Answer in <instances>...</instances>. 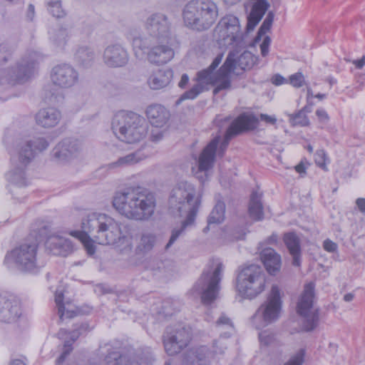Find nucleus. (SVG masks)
Wrapping results in <instances>:
<instances>
[{"instance_id":"obj_11","label":"nucleus","mask_w":365,"mask_h":365,"mask_svg":"<svg viewBox=\"0 0 365 365\" xmlns=\"http://www.w3.org/2000/svg\"><path fill=\"white\" fill-rule=\"evenodd\" d=\"M48 146V143L43 138L33 139L19 138L15 140L11 151L12 165L26 167L34 158L36 152H41Z\"/></svg>"},{"instance_id":"obj_27","label":"nucleus","mask_w":365,"mask_h":365,"mask_svg":"<svg viewBox=\"0 0 365 365\" xmlns=\"http://www.w3.org/2000/svg\"><path fill=\"white\" fill-rule=\"evenodd\" d=\"M146 116L152 125L163 127L170 118V112L160 104L150 105L145 110Z\"/></svg>"},{"instance_id":"obj_39","label":"nucleus","mask_w":365,"mask_h":365,"mask_svg":"<svg viewBox=\"0 0 365 365\" xmlns=\"http://www.w3.org/2000/svg\"><path fill=\"white\" fill-rule=\"evenodd\" d=\"M225 203L223 202L218 201L208 217V225L204 229V232H207L210 225L212 224L217 225L222 222L225 219Z\"/></svg>"},{"instance_id":"obj_37","label":"nucleus","mask_w":365,"mask_h":365,"mask_svg":"<svg viewBox=\"0 0 365 365\" xmlns=\"http://www.w3.org/2000/svg\"><path fill=\"white\" fill-rule=\"evenodd\" d=\"M96 54L93 48L87 46H79L75 53L76 62L82 67L88 68L94 62Z\"/></svg>"},{"instance_id":"obj_41","label":"nucleus","mask_w":365,"mask_h":365,"mask_svg":"<svg viewBox=\"0 0 365 365\" xmlns=\"http://www.w3.org/2000/svg\"><path fill=\"white\" fill-rule=\"evenodd\" d=\"M230 53H232L235 56V68L234 70L236 68V66H237L240 67L242 70H246L250 69L252 67V66L255 63V58L250 51H244L237 58V61H236V53L235 51H230Z\"/></svg>"},{"instance_id":"obj_46","label":"nucleus","mask_w":365,"mask_h":365,"mask_svg":"<svg viewBox=\"0 0 365 365\" xmlns=\"http://www.w3.org/2000/svg\"><path fill=\"white\" fill-rule=\"evenodd\" d=\"M289 120L292 125L307 126L309 125L307 115L301 110L294 114H289Z\"/></svg>"},{"instance_id":"obj_38","label":"nucleus","mask_w":365,"mask_h":365,"mask_svg":"<svg viewBox=\"0 0 365 365\" xmlns=\"http://www.w3.org/2000/svg\"><path fill=\"white\" fill-rule=\"evenodd\" d=\"M215 328L217 331L220 333V336L223 338H229L235 331L232 319L224 313L221 314L217 319Z\"/></svg>"},{"instance_id":"obj_55","label":"nucleus","mask_w":365,"mask_h":365,"mask_svg":"<svg viewBox=\"0 0 365 365\" xmlns=\"http://www.w3.org/2000/svg\"><path fill=\"white\" fill-rule=\"evenodd\" d=\"M270 43V38L268 36H266L262 44L260 45L261 53L262 56H266L268 53V48Z\"/></svg>"},{"instance_id":"obj_9","label":"nucleus","mask_w":365,"mask_h":365,"mask_svg":"<svg viewBox=\"0 0 365 365\" xmlns=\"http://www.w3.org/2000/svg\"><path fill=\"white\" fill-rule=\"evenodd\" d=\"M265 282V275L262 267L257 264H250L238 273L236 289L242 297L252 299L264 291Z\"/></svg>"},{"instance_id":"obj_26","label":"nucleus","mask_w":365,"mask_h":365,"mask_svg":"<svg viewBox=\"0 0 365 365\" xmlns=\"http://www.w3.org/2000/svg\"><path fill=\"white\" fill-rule=\"evenodd\" d=\"M62 118L59 110L53 107L41 109L36 115V123L45 128H51L56 126Z\"/></svg>"},{"instance_id":"obj_48","label":"nucleus","mask_w":365,"mask_h":365,"mask_svg":"<svg viewBox=\"0 0 365 365\" xmlns=\"http://www.w3.org/2000/svg\"><path fill=\"white\" fill-rule=\"evenodd\" d=\"M305 354L304 349L299 350L294 355H293L289 360L284 364V365H302L304 362V357Z\"/></svg>"},{"instance_id":"obj_6","label":"nucleus","mask_w":365,"mask_h":365,"mask_svg":"<svg viewBox=\"0 0 365 365\" xmlns=\"http://www.w3.org/2000/svg\"><path fill=\"white\" fill-rule=\"evenodd\" d=\"M144 29L148 37L145 34L133 38L135 56L138 58H140L142 54L138 49L145 53V51L149 48L154 41H166L170 36V23L167 16L160 13L149 16L144 23Z\"/></svg>"},{"instance_id":"obj_60","label":"nucleus","mask_w":365,"mask_h":365,"mask_svg":"<svg viewBox=\"0 0 365 365\" xmlns=\"http://www.w3.org/2000/svg\"><path fill=\"white\" fill-rule=\"evenodd\" d=\"M35 15V9L33 4H29L28 6L26 17L29 21H33Z\"/></svg>"},{"instance_id":"obj_12","label":"nucleus","mask_w":365,"mask_h":365,"mask_svg":"<svg viewBox=\"0 0 365 365\" xmlns=\"http://www.w3.org/2000/svg\"><path fill=\"white\" fill-rule=\"evenodd\" d=\"M214 37L222 46L240 48L245 45L239 20L232 15L225 16L220 19L214 30Z\"/></svg>"},{"instance_id":"obj_61","label":"nucleus","mask_w":365,"mask_h":365,"mask_svg":"<svg viewBox=\"0 0 365 365\" xmlns=\"http://www.w3.org/2000/svg\"><path fill=\"white\" fill-rule=\"evenodd\" d=\"M352 63L354 64L357 68H362L365 65V56H363L359 60H354Z\"/></svg>"},{"instance_id":"obj_22","label":"nucleus","mask_w":365,"mask_h":365,"mask_svg":"<svg viewBox=\"0 0 365 365\" xmlns=\"http://www.w3.org/2000/svg\"><path fill=\"white\" fill-rule=\"evenodd\" d=\"M81 150V145L78 140L66 138L55 147L53 155L58 162L63 163L76 158Z\"/></svg>"},{"instance_id":"obj_15","label":"nucleus","mask_w":365,"mask_h":365,"mask_svg":"<svg viewBox=\"0 0 365 365\" xmlns=\"http://www.w3.org/2000/svg\"><path fill=\"white\" fill-rule=\"evenodd\" d=\"M314 291L313 283L305 284L297 306V313L304 317L303 328L307 331L315 329L319 322L318 310L313 307Z\"/></svg>"},{"instance_id":"obj_44","label":"nucleus","mask_w":365,"mask_h":365,"mask_svg":"<svg viewBox=\"0 0 365 365\" xmlns=\"http://www.w3.org/2000/svg\"><path fill=\"white\" fill-rule=\"evenodd\" d=\"M46 6L48 11L57 19L66 16V12L62 8L61 0H46Z\"/></svg>"},{"instance_id":"obj_16","label":"nucleus","mask_w":365,"mask_h":365,"mask_svg":"<svg viewBox=\"0 0 365 365\" xmlns=\"http://www.w3.org/2000/svg\"><path fill=\"white\" fill-rule=\"evenodd\" d=\"M191 339V333L185 327L176 328L163 335L165 351L170 356L175 355L184 349Z\"/></svg>"},{"instance_id":"obj_30","label":"nucleus","mask_w":365,"mask_h":365,"mask_svg":"<svg viewBox=\"0 0 365 365\" xmlns=\"http://www.w3.org/2000/svg\"><path fill=\"white\" fill-rule=\"evenodd\" d=\"M268 6L269 5L265 0H257L247 17V31H252L258 24L267 10Z\"/></svg>"},{"instance_id":"obj_62","label":"nucleus","mask_w":365,"mask_h":365,"mask_svg":"<svg viewBox=\"0 0 365 365\" xmlns=\"http://www.w3.org/2000/svg\"><path fill=\"white\" fill-rule=\"evenodd\" d=\"M189 81V77L187 74L184 73L181 76V79L178 83L179 87L184 88Z\"/></svg>"},{"instance_id":"obj_33","label":"nucleus","mask_w":365,"mask_h":365,"mask_svg":"<svg viewBox=\"0 0 365 365\" xmlns=\"http://www.w3.org/2000/svg\"><path fill=\"white\" fill-rule=\"evenodd\" d=\"M173 267L171 261H162L158 259H150L145 264V269L154 276H167L173 271Z\"/></svg>"},{"instance_id":"obj_52","label":"nucleus","mask_w":365,"mask_h":365,"mask_svg":"<svg viewBox=\"0 0 365 365\" xmlns=\"http://www.w3.org/2000/svg\"><path fill=\"white\" fill-rule=\"evenodd\" d=\"M323 247L326 251H327L329 252H334L336 251L338 246H337L336 243L327 239L324 241Z\"/></svg>"},{"instance_id":"obj_35","label":"nucleus","mask_w":365,"mask_h":365,"mask_svg":"<svg viewBox=\"0 0 365 365\" xmlns=\"http://www.w3.org/2000/svg\"><path fill=\"white\" fill-rule=\"evenodd\" d=\"M250 217L254 220H262L264 217L262 194L253 191L250 195L248 207Z\"/></svg>"},{"instance_id":"obj_50","label":"nucleus","mask_w":365,"mask_h":365,"mask_svg":"<svg viewBox=\"0 0 365 365\" xmlns=\"http://www.w3.org/2000/svg\"><path fill=\"white\" fill-rule=\"evenodd\" d=\"M225 338L220 336L218 339L214 341L213 351L215 354H222L225 353V351L227 349V344L225 341Z\"/></svg>"},{"instance_id":"obj_53","label":"nucleus","mask_w":365,"mask_h":365,"mask_svg":"<svg viewBox=\"0 0 365 365\" xmlns=\"http://www.w3.org/2000/svg\"><path fill=\"white\" fill-rule=\"evenodd\" d=\"M316 115L319 118V120L322 123H326L329 120V115L325 110L320 108L316 111Z\"/></svg>"},{"instance_id":"obj_43","label":"nucleus","mask_w":365,"mask_h":365,"mask_svg":"<svg viewBox=\"0 0 365 365\" xmlns=\"http://www.w3.org/2000/svg\"><path fill=\"white\" fill-rule=\"evenodd\" d=\"M155 242V237L153 234H143L140 237L137 250L142 253H146L153 249Z\"/></svg>"},{"instance_id":"obj_2","label":"nucleus","mask_w":365,"mask_h":365,"mask_svg":"<svg viewBox=\"0 0 365 365\" xmlns=\"http://www.w3.org/2000/svg\"><path fill=\"white\" fill-rule=\"evenodd\" d=\"M200 205V199L196 196V190L192 183L181 181L173 187L169 198L170 209L173 215L185 220L180 228L172 231L165 249H168L187 227L194 224Z\"/></svg>"},{"instance_id":"obj_13","label":"nucleus","mask_w":365,"mask_h":365,"mask_svg":"<svg viewBox=\"0 0 365 365\" xmlns=\"http://www.w3.org/2000/svg\"><path fill=\"white\" fill-rule=\"evenodd\" d=\"M223 269V264L217 262L213 269L204 271L195 283L194 289L200 294L204 304H209L217 298Z\"/></svg>"},{"instance_id":"obj_18","label":"nucleus","mask_w":365,"mask_h":365,"mask_svg":"<svg viewBox=\"0 0 365 365\" xmlns=\"http://www.w3.org/2000/svg\"><path fill=\"white\" fill-rule=\"evenodd\" d=\"M51 81L55 86L60 88H71L78 82V73L69 64H59L52 68Z\"/></svg>"},{"instance_id":"obj_21","label":"nucleus","mask_w":365,"mask_h":365,"mask_svg":"<svg viewBox=\"0 0 365 365\" xmlns=\"http://www.w3.org/2000/svg\"><path fill=\"white\" fill-rule=\"evenodd\" d=\"M129 61L127 50L119 43L107 46L103 53V62L109 68L125 66Z\"/></svg>"},{"instance_id":"obj_42","label":"nucleus","mask_w":365,"mask_h":365,"mask_svg":"<svg viewBox=\"0 0 365 365\" xmlns=\"http://www.w3.org/2000/svg\"><path fill=\"white\" fill-rule=\"evenodd\" d=\"M108 365H141L143 362L131 361L130 358L125 355H120L117 351L110 353L106 357Z\"/></svg>"},{"instance_id":"obj_64","label":"nucleus","mask_w":365,"mask_h":365,"mask_svg":"<svg viewBox=\"0 0 365 365\" xmlns=\"http://www.w3.org/2000/svg\"><path fill=\"white\" fill-rule=\"evenodd\" d=\"M63 98V96L61 93H58L56 96H53L50 99L51 103L60 102Z\"/></svg>"},{"instance_id":"obj_29","label":"nucleus","mask_w":365,"mask_h":365,"mask_svg":"<svg viewBox=\"0 0 365 365\" xmlns=\"http://www.w3.org/2000/svg\"><path fill=\"white\" fill-rule=\"evenodd\" d=\"M208 349L206 346L192 348L184 356V365H209Z\"/></svg>"},{"instance_id":"obj_7","label":"nucleus","mask_w":365,"mask_h":365,"mask_svg":"<svg viewBox=\"0 0 365 365\" xmlns=\"http://www.w3.org/2000/svg\"><path fill=\"white\" fill-rule=\"evenodd\" d=\"M217 15V6L211 0H191L182 11L185 24L197 31L208 29L216 21Z\"/></svg>"},{"instance_id":"obj_23","label":"nucleus","mask_w":365,"mask_h":365,"mask_svg":"<svg viewBox=\"0 0 365 365\" xmlns=\"http://www.w3.org/2000/svg\"><path fill=\"white\" fill-rule=\"evenodd\" d=\"M45 247L53 255L61 257L71 255L74 250V245L69 239L56 234L47 237Z\"/></svg>"},{"instance_id":"obj_49","label":"nucleus","mask_w":365,"mask_h":365,"mask_svg":"<svg viewBox=\"0 0 365 365\" xmlns=\"http://www.w3.org/2000/svg\"><path fill=\"white\" fill-rule=\"evenodd\" d=\"M288 82L295 88H300L305 82L304 76L300 72L296 73L289 76Z\"/></svg>"},{"instance_id":"obj_40","label":"nucleus","mask_w":365,"mask_h":365,"mask_svg":"<svg viewBox=\"0 0 365 365\" xmlns=\"http://www.w3.org/2000/svg\"><path fill=\"white\" fill-rule=\"evenodd\" d=\"M63 298V293L57 290L55 293V302L58 307V314L61 320H63L64 318H72L76 315V312L70 309V304L68 303V307H66Z\"/></svg>"},{"instance_id":"obj_8","label":"nucleus","mask_w":365,"mask_h":365,"mask_svg":"<svg viewBox=\"0 0 365 365\" xmlns=\"http://www.w3.org/2000/svg\"><path fill=\"white\" fill-rule=\"evenodd\" d=\"M38 248L36 240H26L8 252L4 262L8 266L14 265L22 272H36L43 266L38 262Z\"/></svg>"},{"instance_id":"obj_3","label":"nucleus","mask_w":365,"mask_h":365,"mask_svg":"<svg viewBox=\"0 0 365 365\" xmlns=\"http://www.w3.org/2000/svg\"><path fill=\"white\" fill-rule=\"evenodd\" d=\"M112 203L121 215L136 221L148 220L154 215L156 207L154 194L140 187L116 192Z\"/></svg>"},{"instance_id":"obj_25","label":"nucleus","mask_w":365,"mask_h":365,"mask_svg":"<svg viewBox=\"0 0 365 365\" xmlns=\"http://www.w3.org/2000/svg\"><path fill=\"white\" fill-rule=\"evenodd\" d=\"M87 326L81 324L78 328L75 329L71 332H68L64 329H61L57 336L60 339L64 340L63 349L62 354L56 359V365H61L66 356L72 351V344L79 337L83 331H86Z\"/></svg>"},{"instance_id":"obj_1","label":"nucleus","mask_w":365,"mask_h":365,"mask_svg":"<svg viewBox=\"0 0 365 365\" xmlns=\"http://www.w3.org/2000/svg\"><path fill=\"white\" fill-rule=\"evenodd\" d=\"M82 231H73L71 235L78 239L89 255L96 252L95 242L100 245H113L122 254L132 250V242L122 230V224L110 216L93 212L82 220Z\"/></svg>"},{"instance_id":"obj_47","label":"nucleus","mask_w":365,"mask_h":365,"mask_svg":"<svg viewBox=\"0 0 365 365\" xmlns=\"http://www.w3.org/2000/svg\"><path fill=\"white\" fill-rule=\"evenodd\" d=\"M274 19V14L272 12L268 13L262 24L258 30V37L260 38L264 35L271 28Z\"/></svg>"},{"instance_id":"obj_51","label":"nucleus","mask_w":365,"mask_h":365,"mask_svg":"<svg viewBox=\"0 0 365 365\" xmlns=\"http://www.w3.org/2000/svg\"><path fill=\"white\" fill-rule=\"evenodd\" d=\"M315 163L321 168L325 166L326 154L324 150H319L316 152L314 156Z\"/></svg>"},{"instance_id":"obj_14","label":"nucleus","mask_w":365,"mask_h":365,"mask_svg":"<svg viewBox=\"0 0 365 365\" xmlns=\"http://www.w3.org/2000/svg\"><path fill=\"white\" fill-rule=\"evenodd\" d=\"M45 59V56L37 51H29L17 63L16 68H11L4 71L7 81L14 82H24Z\"/></svg>"},{"instance_id":"obj_24","label":"nucleus","mask_w":365,"mask_h":365,"mask_svg":"<svg viewBox=\"0 0 365 365\" xmlns=\"http://www.w3.org/2000/svg\"><path fill=\"white\" fill-rule=\"evenodd\" d=\"M163 42H155L149 47L148 60L150 63L160 65L170 61L174 56V51Z\"/></svg>"},{"instance_id":"obj_32","label":"nucleus","mask_w":365,"mask_h":365,"mask_svg":"<svg viewBox=\"0 0 365 365\" xmlns=\"http://www.w3.org/2000/svg\"><path fill=\"white\" fill-rule=\"evenodd\" d=\"M173 78V71L170 69H159L148 79V84L153 90H158L168 86Z\"/></svg>"},{"instance_id":"obj_56","label":"nucleus","mask_w":365,"mask_h":365,"mask_svg":"<svg viewBox=\"0 0 365 365\" xmlns=\"http://www.w3.org/2000/svg\"><path fill=\"white\" fill-rule=\"evenodd\" d=\"M259 339L261 343L268 345L272 340V336L267 334V331H262L259 334Z\"/></svg>"},{"instance_id":"obj_17","label":"nucleus","mask_w":365,"mask_h":365,"mask_svg":"<svg viewBox=\"0 0 365 365\" xmlns=\"http://www.w3.org/2000/svg\"><path fill=\"white\" fill-rule=\"evenodd\" d=\"M220 142V137H215L203 149L199 159L197 168H192V170L196 178L203 183L208 177V172L212 168L217 147Z\"/></svg>"},{"instance_id":"obj_45","label":"nucleus","mask_w":365,"mask_h":365,"mask_svg":"<svg viewBox=\"0 0 365 365\" xmlns=\"http://www.w3.org/2000/svg\"><path fill=\"white\" fill-rule=\"evenodd\" d=\"M68 37V30L65 28H60L53 33L51 38L56 46L63 47L66 43Z\"/></svg>"},{"instance_id":"obj_58","label":"nucleus","mask_w":365,"mask_h":365,"mask_svg":"<svg viewBox=\"0 0 365 365\" xmlns=\"http://www.w3.org/2000/svg\"><path fill=\"white\" fill-rule=\"evenodd\" d=\"M259 119L271 125H274L277 122V118L274 116L268 115L267 114H260Z\"/></svg>"},{"instance_id":"obj_10","label":"nucleus","mask_w":365,"mask_h":365,"mask_svg":"<svg viewBox=\"0 0 365 365\" xmlns=\"http://www.w3.org/2000/svg\"><path fill=\"white\" fill-rule=\"evenodd\" d=\"M281 310L279 289L277 285H273L267 299L252 317L251 322L256 329H260L276 322L279 318Z\"/></svg>"},{"instance_id":"obj_63","label":"nucleus","mask_w":365,"mask_h":365,"mask_svg":"<svg viewBox=\"0 0 365 365\" xmlns=\"http://www.w3.org/2000/svg\"><path fill=\"white\" fill-rule=\"evenodd\" d=\"M295 170L299 174L305 173L306 168L302 163H299L295 166Z\"/></svg>"},{"instance_id":"obj_54","label":"nucleus","mask_w":365,"mask_h":365,"mask_svg":"<svg viewBox=\"0 0 365 365\" xmlns=\"http://www.w3.org/2000/svg\"><path fill=\"white\" fill-rule=\"evenodd\" d=\"M271 81L275 86H280L288 83V80L279 74L274 75L271 78Z\"/></svg>"},{"instance_id":"obj_57","label":"nucleus","mask_w":365,"mask_h":365,"mask_svg":"<svg viewBox=\"0 0 365 365\" xmlns=\"http://www.w3.org/2000/svg\"><path fill=\"white\" fill-rule=\"evenodd\" d=\"M164 132L158 130H153L150 135V139L153 142H158L163 138Z\"/></svg>"},{"instance_id":"obj_36","label":"nucleus","mask_w":365,"mask_h":365,"mask_svg":"<svg viewBox=\"0 0 365 365\" xmlns=\"http://www.w3.org/2000/svg\"><path fill=\"white\" fill-rule=\"evenodd\" d=\"M13 168L6 173V178L10 185L16 187H23L27 185V181L25 177V168L26 167L12 165Z\"/></svg>"},{"instance_id":"obj_59","label":"nucleus","mask_w":365,"mask_h":365,"mask_svg":"<svg viewBox=\"0 0 365 365\" xmlns=\"http://www.w3.org/2000/svg\"><path fill=\"white\" fill-rule=\"evenodd\" d=\"M356 204L361 212L365 213V198L359 197L356 199Z\"/></svg>"},{"instance_id":"obj_28","label":"nucleus","mask_w":365,"mask_h":365,"mask_svg":"<svg viewBox=\"0 0 365 365\" xmlns=\"http://www.w3.org/2000/svg\"><path fill=\"white\" fill-rule=\"evenodd\" d=\"M260 258L267 271L272 275H275L281 268V257L274 249L266 247L260 252Z\"/></svg>"},{"instance_id":"obj_20","label":"nucleus","mask_w":365,"mask_h":365,"mask_svg":"<svg viewBox=\"0 0 365 365\" xmlns=\"http://www.w3.org/2000/svg\"><path fill=\"white\" fill-rule=\"evenodd\" d=\"M21 316L19 299L13 296L0 295V322L14 323Z\"/></svg>"},{"instance_id":"obj_31","label":"nucleus","mask_w":365,"mask_h":365,"mask_svg":"<svg viewBox=\"0 0 365 365\" xmlns=\"http://www.w3.org/2000/svg\"><path fill=\"white\" fill-rule=\"evenodd\" d=\"M148 156L149 154L145 153L143 150H139L118 158L116 161L109 163L107 166L108 169L123 168L135 165Z\"/></svg>"},{"instance_id":"obj_34","label":"nucleus","mask_w":365,"mask_h":365,"mask_svg":"<svg viewBox=\"0 0 365 365\" xmlns=\"http://www.w3.org/2000/svg\"><path fill=\"white\" fill-rule=\"evenodd\" d=\"M284 242L293 257L292 264L299 266L300 264V242L297 235L294 232L286 233L284 236Z\"/></svg>"},{"instance_id":"obj_4","label":"nucleus","mask_w":365,"mask_h":365,"mask_svg":"<svg viewBox=\"0 0 365 365\" xmlns=\"http://www.w3.org/2000/svg\"><path fill=\"white\" fill-rule=\"evenodd\" d=\"M234 56L235 55L232 53H229L223 65L215 73L214 71L221 63L223 57V53L218 54L208 68L197 72L195 78L197 83L185 92L176 101V104L179 105L184 100L195 99L206 89V86L208 85L215 86L213 91L214 94L229 88L230 87L229 75L234 71L235 68Z\"/></svg>"},{"instance_id":"obj_19","label":"nucleus","mask_w":365,"mask_h":365,"mask_svg":"<svg viewBox=\"0 0 365 365\" xmlns=\"http://www.w3.org/2000/svg\"><path fill=\"white\" fill-rule=\"evenodd\" d=\"M254 117L245 114L240 115L236 118L227 128L225 138L220 145L218 155L222 156L227 149L230 140L232 137L239 134L243 130H250L254 128Z\"/></svg>"},{"instance_id":"obj_5","label":"nucleus","mask_w":365,"mask_h":365,"mask_svg":"<svg viewBox=\"0 0 365 365\" xmlns=\"http://www.w3.org/2000/svg\"><path fill=\"white\" fill-rule=\"evenodd\" d=\"M112 130L115 136L127 143L143 139L148 133V124L140 115L125 110L116 113L112 120Z\"/></svg>"}]
</instances>
